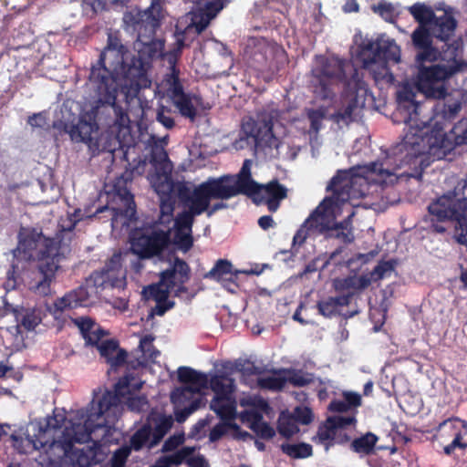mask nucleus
<instances>
[{
  "instance_id": "f257e3e1",
  "label": "nucleus",
  "mask_w": 467,
  "mask_h": 467,
  "mask_svg": "<svg viewBox=\"0 0 467 467\" xmlns=\"http://www.w3.org/2000/svg\"><path fill=\"white\" fill-rule=\"evenodd\" d=\"M97 98L89 110L79 115L77 122L57 119L53 128L59 134H68L74 142H83L92 156L100 152L113 153L118 149L129 147L132 142L130 119L127 111L118 105L119 93L94 92Z\"/></svg>"
},
{
  "instance_id": "f03ea898",
  "label": "nucleus",
  "mask_w": 467,
  "mask_h": 467,
  "mask_svg": "<svg viewBox=\"0 0 467 467\" xmlns=\"http://www.w3.org/2000/svg\"><path fill=\"white\" fill-rule=\"evenodd\" d=\"M14 255L24 261H37V270L29 282V289L36 295L51 294L58 265V246L54 238L46 237L36 228H21L18 244Z\"/></svg>"
},
{
  "instance_id": "7ed1b4c3",
  "label": "nucleus",
  "mask_w": 467,
  "mask_h": 467,
  "mask_svg": "<svg viewBox=\"0 0 467 467\" xmlns=\"http://www.w3.org/2000/svg\"><path fill=\"white\" fill-rule=\"evenodd\" d=\"M463 144H467V119L460 120L451 128L450 133H446L442 129L434 128L425 131L419 127H412L391 150L394 157L399 158L401 165L409 163L426 150H441L446 154L456 146Z\"/></svg>"
},
{
  "instance_id": "20e7f679",
  "label": "nucleus",
  "mask_w": 467,
  "mask_h": 467,
  "mask_svg": "<svg viewBox=\"0 0 467 467\" xmlns=\"http://www.w3.org/2000/svg\"><path fill=\"white\" fill-rule=\"evenodd\" d=\"M141 387L140 380L136 379L132 374H126L114 385L113 391L107 390L98 401L92 400L87 410V418L83 424L84 432L78 437L76 431V441L78 442L90 441L93 432L107 427L110 421L109 418L115 415L122 399L133 391L140 390Z\"/></svg>"
},
{
  "instance_id": "39448f33",
  "label": "nucleus",
  "mask_w": 467,
  "mask_h": 467,
  "mask_svg": "<svg viewBox=\"0 0 467 467\" xmlns=\"http://www.w3.org/2000/svg\"><path fill=\"white\" fill-rule=\"evenodd\" d=\"M126 51V47L117 36H109L107 47L90 68L88 80L94 92H104V95H107V97H109L110 93H119V88L123 85L122 79L117 71V67L111 68V63H109V67H108L107 60L110 56L114 57L115 63L121 67L123 71L122 78L125 82L127 64L124 62V54ZM110 98L112 97L110 96Z\"/></svg>"
},
{
  "instance_id": "423d86ee",
  "label": "nucleus",
  "mask_w": 467,
  "mask_h": 467,
  "mask_svg": "<svg viewBox=\"0 0 467 467\" xmlns=\"http://www.w3.org/2000/svg\"><path fill=\"white\" fill-rule=\"evenodd\" d=\"M138 42L141 45L139 54L132 57L125 70V88L133 94L150 87L151 80L148 75L150 60L161 57L164 48V41L155 36Z\"/></svg>"
},
{
  "instance_id": "0eeeda50",
  "label": "nucleus",
  "mask_w": 467,
  "mask_h": 467,
  "mask_svg": "<svg viewBox=\"0 0 467 467\" xmlns=\"http://www.w3.org/2000/svg\"><path fill=\"white\" fill-rule=\"evenodd\" d=\"M349 180L347 171H337L331 179L327 190L332 191L334 195L326 197L318 206L310 213L306 220V224L310 229L320 234H327L336 222L335 207L337 201L345 188L348 187Z\"/></svg>"
},
{
  "instance_id": "6e6552de",
  "label": "nucleus",
  "mask_w": 467,
  "mask_h": 467,
  "mask_svg": "<svg viewBox=\"0 0 467 467\" xmlns=\"http://www.w3.org/2000/svg\"><path fill=\"white\" fill-rule=\"evenodd\" d=\"M170 226L161 227L160 223L143 225L135 229L130 235L131 252L140 259H150L160 255L169 245Z\"/></svg>"
},
{
  "instance_id": "1a4fd4ad",
  "label": "nucleus",
  "mask_w": 467,
  "mask_h": 467,
  "mask_svg": "<svg viewBox=\"0 0 467 467\" xmlns=\"http://www.w3.org/2000/svg\"><path fill=\"white\" fill-rule=\"evenodd\" d=\"M190 276L189 265L183 259L175 257L171 267L161 272L160 283L149 285L145 293L156 303L168 299L171 291H174L175 296H181L188 292L184 285L190 280Z\"/></svg>"
},
{
  "instance_id": "9d476101",
  "label": "nucleus",
  "mask_w": 467,
  "mask_h": 467,
  "mask_svg": "<svg viewBox=\"0 0 467 467\" xmlns=\"http://www.w3.org/2000/svg\"><path fill=\"white\" fill-rule=\"evenodd\" d=\"M350 78L345 82L343 94L349 99L348 105L339 109L334 114V119L337 122H344L346 124L354 120L353 113L357 108H364L368 97H372L368 84L363 79V75L352 67Z\"/></svg>"
},
{
  "instance_id": "9b49d317",
  "label": "nucleus",
  "mask_w": 467,
  "mask_h": 467,
  "mask_svg": "<svg viewBox=\"0 0 467 467\" xmlns=\"http://www.w3.org/2000/svg\"><path fill=\"white\" fill-rule=\"evenodd\" d=\"M189 192L192 200L206 212L212 200H227L234 196V175L209 178L193 189L189 184Z\"/></svg>"
},
{
  "instance_id": "f8f14e48",
  "label": "nucleus",
  "mask_w": 467,
  "mask_h": 467,
  "mask_svg": "<svg viewBox=\"0 0 467 467\" xmlns=\"http://www.w3.org/2000/svg\"><path fill=\"white\" fill-rule=\"evenodd\" d=\"M317 80L314 92L320 99H331L335 96L333 86L343 83L350 78H347L344 63L337 58H326L320 67L313 69Z\"/></svg>"
},
{
  "instance_id": "ddd939ff",
  "label": "nucleus",
  "mask_w": 467,
  "mask_h": 467,
  "mask_svg": "<svg viewBox=\"0 0 467 467\" xmlns=\"http://www.w3.org/2000/svg\"><path fill=\"white\" fill-rule=\"evenodd\" d=\"M417 64L419 67L416 79L417 89L428 99H444L447 95L444 80L451 77V71H446L438 64L431 66H425V63Z\"/></svg>"
},
{
  "instance_id": "4468645a",
  "label": "nucleus",
  "mask_w": 467,
  "mask_h": 467,
  "mask_svg": "<svg viewBox=\"0 0 467 467\" xmlns=\"http://www.w3.org/2000/svg\"><path fill=\"white\" fill-rule=\"evenodd\" d=\"M161 6L152 3L145 10H132L124 15V23L127 27L137 35V41L149 39L156 36L161 26Z\"/></svg>"
},
{
  "instance_id": "2eb2a0df",
  "label": "nucleus",
  "mask_w": 467,
  "mask_h": 467,
  "mask_svg": "<svg viewBox=\"0 0 467 467\" xmlns=\"http://www.w3.org/2000/svg\"><path fill=\"white\" fill-rule=\"evenodd\" d=\"M358 57L365 67H369V63L375 62L388 64L389 61H393L397 63L400 61V49L393 39H366L358 46Z\"/></svg>"
},
{
  "instance_id": "dca6fc26",
  "label": "nucleus",
  "mask_w": 467,
  "mask_h": 467,
  "mask_svg": "<svg viewBox=\"0 0 467 467\" xmlns=\"http://www.w3.org/2000/svg\"><path fill=\"white\" fill-rule=\"evenodd\" d=\"M170 191L187 210L178 213L174 219L175 232H192L194 217L205 213L190 196L189 183L186 182H171Z\"/></svg>"
},
{
  "instance_id": "f3484780",
  "label": "nucleus",
  "mask_w": 467,
  "mask_h": 467,
  "mask_svg": "<svg viewBox=\"0 0 467 467\" xmlns=\"http://www.w3.org/2000/svg\"><path fill=\"white\" fill-rule=\"evenodd\" d=\"M178 380L186 384V386L177 388L171 392V400L176 406L190 400L194 394L200 393L202 389H208L209 386V378L205 373L189 367L178 368Z\"/></svg>"
},
{
  "instance_id": "a211bd4d",
  "label": "nucleus",
  "mask_w": 467,
  "mask_h": 467,
  "mask_svg": "<svg viewBox=\"0 0 467 467\" xmlns=\"http://www.w3.org/2000/svg\"><path fill=\"white\" fill-rule=\"evenodd\" d=\"M410 15L418 22V26H431L434 34L440 36H446L448 32H454L456 20L447 14L436 16L434 11L424 4L416 3L409 8Z\"/></svg>"
},
{
  "instance_id": "6ab92c4d",
  "label": "nucleus",
  "mask_w": 467,
  "mask_h": 467,
  "mask_svg": "<svg viewBox=\"0 0 467 467\" xmlns=\"http://www.w3.org/2000/svg\"><path fill=\"white\" fill-rule=\"evenodd\" d=\"M452 35L453 32H448L446 36H440L438 34H434L431 26H418L411 34L412 45L418 51L416 62H433L437 54V47L433 46V38L447 41Z\"/></svg>"
},
{
  "instance_id": "aec40b11",
  "label": "nucleus",
  "mask_w": 467,
  "mask_h": 467,
  "mask_svg": "<svg viewBox=\"0 0 467 467\" xmlns=\"http://www.w3.org/2000/svg\"><path fill=\"white\" fill-rule=\"evenodd\" d=\"M242 132L247 139H253L255 148L264 150L279 147V140L275 136L270 122L258 124L254 119H249L242 123Z\"/></svg>"
},
{
  "instance_id": "412c9836",
  "label": "nucleus",
  "mask_w": 467,
  "mask_h": 467,
  "mask_svg": "<svg viewBox=\"0 0 467 467\" xmlns=\"http://www.w3.org/2000/svg\"><path fill=\"white\" fill-rule=\"evenodd\" d=\"M416 93L413 88L405 85L398 91V102H399V109L403 110L405 112V116L403 119L404 123L406 124V131L404 136L410 131L412 127H419L424 130L425 126L418 124V117L420 104L415 100Z\"/></svg>"
},
{
  "instance_id": "4be33fe9",
  "label": "nucleus",
  "mask_w": 467,
  "mask_h": 467,
  "mask_svg": "<svg viewBox=\"0 0 467 467\" xmlns=\"http://www.w3.org/2000/svg\"><path fill=\"white\" fill-rule=\"evenodd\" d=\"M252 161L244 160L240 171L235 174V195L244 194L253 202H260L259 194L262 192L260 183L252 178Z\"/></svg>"
},
{
  "instance_id": "5701e85b",
  "label": "nucleus",
  "mask_w": 467,
  "mask_h": 467,
  "mask_svg": "<svg viewBox=\"0 0 467 467\" xmlns=\"http://www.w3.org/2000/svg\"><path fill=\"white\" fill-rule=\"evenodd\" d=\"M99 449L96 446H87L78 449L73 446L71 442L65 445V464L68 467H91L97 464V453Z\"/></svg>"
},
{
  "instance_id": "b1692460",
  "label": "nucleus",
  "mask_w": 467,
  "mask_h": 467,
  "mask_svg": "<svg viewBox=\"0 0 467 467\" xmlns=\"http://www.w3.org/2000/svg\"><path fill=\"white\" fill-rule=\"evenodd\" d=\"M262 192L259 194L260 202H253L256 205L265 203L271 213H275L280 207L282 200L287 196V189L277 180H273L266 184H260Z\"/></svg>"
},
{
  "instance_id": "393cba45",
  "label": "nucleus",
  "mask_w": 467,
  "mask_h": 467,
  "mask_svg": "<svg viewBox=\"0 0 467 467\" xmlns=\"http://www.w3.org/2000/svg\"><path fill=\"white\" fill-rule=\"evenodd\" d=\"M444 42L441 51L437 48L436 57L433 62L438 61L437 64L439 66L445 68L448 72L451 71V76H453L467 65L462 59L459 58V45L457 43L448 44L446 41Z\"/></svg>"
},
{
  "instance_id": "a878e982",
  "label": "nucleus",
  "mask_w": 467,
  "mask_h": 467,
  "mask_svg": "<svg viewBox=\"0 0 467 467\" xmlns=\"http://www.w3.org/2000/svg\"><path fill=\"white\" fill-rule=\"evenodd\" d=\"M88 289L84 286H78L54 301V313H62L66 310L86 306L88 304Z\"/></svg>"
},
{
  "instance_id": "bb28decb",
  "label": "nucleus",
  "mask_w": 467,
  "mask_h": 467,
  "mask_svg": "<svg viewBox=\"0 0 467 467\" xmlns=\"http://www.w3.org/2000/svg\"><path fill=\"white\" fill-rule=\"evenodd\" d=\"M203 278L219 282L230 293H234L231 287L234 281L233 265L227 259L217 260L213 267L203 275Z\"/></svg>"
},
{
  "instance_id": "cd10ccee",
  "label": "nucleus",
  "mask_w": 467,
  "mask_h": 467,
  "mask_svg": "<svg viewBox=\"0 0 467 467\" xmlns=\"http://www.w3.org/2000/svg\"><path fill=\"white\" fill-rule=\"evenodd\" d=\"M99 354L112 368L122 366L126 362L128 353L119 348V341L114 338L106 339L97 347Z\"/></svg>"
},
{
  "instance_id": "c85d7f7f",
  "label": "nucleus",
  "mask_w": 467,
  "mask_h": 467,
  "mask_svg": "<svg viewBox=\"0 0 467 467\" xmlns=\"http://www.w3.org/2000/svg\"><path fill=\"white\" fill-rule=\"evenodd\" d=\"M353 296L354 292H350L337 296H328L323 300H319L317 303L318 314L326 318H331L332 317L339 314L340 307L349 306Z\"/></svg>"
},
{
  "instance_id": "c756f323",
  "label": "nucleus",
  "mask_w": 467,
  "mask_h": 467,
  "mask_svg": "<svg viewBox=\"0 0 467 467\" xmlns=\"http://www.w3.org/2000/svg\"><path fill=\"white\" fill-rule=\"evenodd\" d=\"M224 368L227 369L226 371L217 373L209 379L208 388L215 393V396H227L234 392V379L232 378L234 363L228 361Z\"/></svg>"
},
{
  "instance_id": "7c9ffc66",
  "label": "nucleus",
  "mask_w": 467,
  "mask_h": 467,
  "mask_svg": "<svg viewBox=\"0 0 467 467\" xmlns=\"http://www.w3.org/2000/svg\"><path fill=\"white\" fill-rule=\"evenodd\" d=\"M457 421V419H448L441 422L438 427V431L441 432L448 429L449 434L453 436L451 442L443 448V451L446 455H451L456 448L462 450L467 449V443L462 441V433L458 427Z\"/></svg>"
},
{
  "instance_id": "2f4dec72",
  "label": "nucleus",
  "mask_w": 467,
  "mask_h": 467,
  "mask_svg": "<svg viewBox=\"0 0 467 467\" xmlns=\"http://www.w3.org/2000/svg\"><path fill=\"white\" fill-rule=\"evenodd\" d=\"M222 9V5H202V7L193 13L190 26L194 27L197 34H201Z\"/></svg>"
},
{
  "instance_id": "473e14b6",
  "label": "nucleus",
  "mask_w": 467,
  "mask_h": 467,
  "mask_svg": "<svg viewBox=\"0 0 467 467\" xmlns=\"http://www.w3.org/2000/svg\"><path fill=\"white\" fill-rule=\"evenodd\" d=\"M353 215L354 213H351L342 222H335L332 228L327 233V236L338 239L345 244H351L355 239L351 223V218Z\"/></svg>"
},
{
  "instance_id": "72a5a7b5",
  "label": "nucleus",
  "mask_w": 467,
  "mask_h": 467,
  "mask_svg": "<svg viewBox=\"0 0 467 467\" xmlns=\"http://www.w3.org/2000/svg\"><path fill=\"white\" fill-rule=\"evenodd\" d=\"M210 408L222 420L234 422V398L232 395L214 396L210 403Z\"/></svg>"
},
{
  "instance_id": "f704fd0d",
  "label": "nucleus",
  "mask_w": 467,
  "mask_h": 467,
  "mask_svg": "<svg viewBox=\"0 0 467 467\" xmlns=\"http://www.w3.org/2000/svg\"><path fill=\"white\" fill-rule=\"evenodd\" d=\"M201 97L185 93L172 100L173 105L179 109L181 115L194 121L197 117V109L194 103H199Z\"/></svg>"
},
{
  "instance_id": "c9c22d12",
  "label": "nucleus",
  "mask_w": 467,
  "mask_h": 467,
  "mask_svg": "<svg viewBox=\"0 0 467 467\" xmlns=\"http://www.w3.org/2000/svg\"><path fill=\"white\" fill-rule=\"evenodd\" d=\"M369 66H371L370 73L372 75V78L376 85L380 89L393 85L395 81V77L391 72L390 68L388 67V64L375 62L369 63Z\"/></svg>"
},
{
  "instance_id": "e433bc0d",
  "label": "nucleus",
  "mask_w": 467,
  "mask_h": 467,
  "mask_svg": "<svg viewBox=\"0 0 467 467\" xmlns=\"http://www.w3.org/2000/svg\"><path fill=\"white\" fill-rule=\"evenodd\" d=\"M272 376L261 377L257 379V386L261 389L271 391L282 390L287 383L286 377L283 374L286 373V369H272Z\"/></svg>"
},
{
  "instance_id": "4c0bfd02",
  "label": "nucleus",
  "mask_w": 467,
  "mask_h": 467,
  "mask_svg": "<svg viewBox=\"0 0 467 467\" xmlns=\"http://www.w3.org/2000/svg\"><path fill=\"white\" fill-rule=\"evenodd\" d=\"M282 452L292 459H306L313 454L312 445L306 442L288 443L280 445Z\"/></svg>"
},
{
  "instance_id": "58836bf2",
  "label": "nucleus",
  "mask_w": 467,
  "mask_h": 467,
  "mask_svg": "<svg viewBox=\"0 0 467 467\" xmlns=\"http://www.w3.org/2000/svg\"><path fill=\"white\" fill-rule=\"evenodd\" d=\"M130 181V175H128L127 178H125V175H121L120 177H118L113 184V189L119 197L125 201L128 210H132V213H135V202H134V197L133 194L130 192V190L127 187L128 182Z\"/></svg>"
},
{
  "instance_id": "ea45409f",
  "label": "nucleus",
  "mask_w": 467,
  "mask_h": 467,
  "mask_svg": "<svg viewBox=\"0 0 467 467\" xmlns=\"http://www.w3.org/2000/svg\"><path fill=\"white\" fill-rule=\"evenodd\" d=\"M122 267V255L120 252L114 253L112 256L106 262L101 270L102 282L110 281L117 277Z\"/></svg>"
},
{
  "instance_id": "a19ab883",
  "label": "nucleus",
  "mask_w": 467,
  "mask_h": 467,
  "mask_svg": "<svg viewBox=\"0 0 467 467\" xmlns=\"http://www.w3.org/2000/svg\"><path fill=\"white\" fill-rule=\"evenodd\" d=\"M378 440L379 438L374 433L368 432L365 435L355 439L351 442V448L358 453L368 455L373 452Z\"/></svg>"
},
{
  "instance_id": "79ce46f5",
  "label": "nucleus",
  "mask_w": 467,
  "mask_h": 467,
  "mask_svg": "<svg viewBox=\"0 0 467 467\" xmlns=\"http://www.w3.org/2000/svg\"><path fill=\"white\" fill-rule=\"evenodd\" d=\"M376 175L379 177L375 180L377 182L381 183L392 175V172L389 169L383 167V163L379 161L370 162L362 168V173L360 174L366 180H369L371 176Z\"/></svg>"
},
{
  "instance_id": "37998d69",
  "label": "nucleus",
  "mask_w": 467,
  "mask_h": 467,
  "mask_svg": "<svg viewBox=\"0 0 467 467\" xmlns=\"http://www.w3.org/2000/svg\"><path fill=\"white\" fill-rule=\"evenodd\" d=\"M171 426L172 419L171 417H161L159 420L156 422L154 429H151L152 439L150 440L148 447L153 448L155 445H157L166 435V433L169 431Z\"/></svg>"
},
{
  "instance_id": "c03bdc74",
  "label": "nucleus",
  "mask_w": 467,
  "mask_h": 467,
  "mask_svg": "<svg viewBox=\"0 0 467 467\" xmlns=\"http://www.w3.org/2000/svg\"><path fill=\"white\" fill-rule=\"evenodd\" d=\"M18 327H23L26 330L31 331L41 322L40 316L35 309H23L16 315Z\"/></svg>"
},
{
  "instance_id": "a18cd8bd",
  "label": "nucleus",
  "mask_w": 467,
  "mask_h": 467,
  "mask_svg": "<svg viewBox=\"0 0 467 467\" xmlns=\"http://www.w3.org/2000/svg\"><path fill=\"white\" fill-rule=\"evenodd\" d=\"M180 71L176 68L175 66L171 67V73L168 75L167 82L169 87L167 88V93L171 100L176 98L185 94L182 83L180 79Z\"/></svg>"
},
{
  "instance_id": "49530a36",
  "label": "nucleus",
  "mask_w": 467,
  "mask_h": 467,
  "mask_svg": "<svg viewBox=\"0 0 467 467\" xmlns=\"http://www.w3.org/2000/svg\"><path fill=\"white\" fill-rule=\"evenodd\" d=\"M151 436V427L150 425H143L130 438V446L134 451H140L144 446L149 445L150 438Z\"/></svg>"
},
{
  "instance_id": "de8ad7c7",
  "label": "nucleus",
  "mask_w": 467,
  "mask_h": 467,
  "mask_svg": "<svg viewBox=\"0 0 467 467\" xmlns=\"http://www.w3.org/2000/svg\"><path fill=\"white\" fill-rule=\"evenodd\" d=\"M187 449H180L173 454L160 457L153 465L150 467H171V465H181L187 455Z\"/></svg>"
},
{
  "instance_id": "09e8293b",
  "label": "nucleus",
  "mask_w": 467,
  "mask_h": 467,
  "mask_svg": "<svg viewBox=\"0 0 467 467\" xmlns=\"http://www.w3.org/2000/svg\"><path fill=\"white\" fill-rule=\"evenodd\" d=\"M277 431L285 438L289 439L298 432L299 429L296 421L291 416L282 415L278 419Z\"/></svg>"
},
{
  "instance_id": "8fccbe9b",
  "label": "nucleus",
  "mask_w": 467,
  "mask_h": 467,
  "mask_svg": "<svg viewBox=\"0 0 467 467\" xmlns=\"http://www.w3.org/2000/svg\"><path fill=\"white\" fill-rule=\"evenodd\" d=\"M235 371L241 372L245 376L261 375L265 369L263 367L256 366L254 362L248 359H235Z\"/></svg>"
},
{
  "instance_id": "3c124183",
  "label": "nucleus",
  "mask_w": 467,
  "mask_h": 467,
  "mask_svg": "<svg viewBox=\"0 0 467 467\" xmlns=\"http://www.w3.org/2000/svg\"><path fill=\"white\" fill-rule=\"evenodd\" d=\"M374 13L379 15L386 22L393 23L396 19L395 8L392 4L380 1L377 5H372Z\"/></svg>"
},
{
  "instance_id": "603ef678",
  "label": "nucleus",
  "mask_w": 467,
  "mask_h": 467,
  "mask_svg": "<svg viewBox=\"0 0 467 467\" xmlns=\"http://www.w3.org/2000/svg\"><path fill=\"white\" fill-rule=\"evenodd\" d=\"M289 377H286L287 382L294 387H305L313 382L311 374L304 373L301 370H286Z\"/></svg>"
},
{
  "instance_id": "864d4df0",
  "label": "nucleus",
  "mask_w": 467,
  "mask_h": 467,
  "mask_svg": "<svg viewBox=\"0 0 467 467\" xmlns=\"http://www.w3.org/2000/svg\"><path fill=\"white\" fill-rule=\"evenodd\" d=\"M182 449H187L188 453L183 459V462L188 467H209V463L205 457L202 454L192 456L196 451V447L184 446Z\"/></svg>"
},
{
  "instance_id": "5fc2aeb1",
  "label": "nucleus",
  "mask_w": 467,
  "mask_h": 467,
  "mask_svg": "<svg viewBox=\"0 0 467 467\" xmlns=\"http://www.w3.org/2000/svg\"><path fill=\"white\" fill-rule=\"evenodd\" d=\"M173 244L181 251L188 252L193 245L192 232H175Z\"/></svg>"
},
{
  "instance_id": "6e6d98bb",
  "label": "nucleus",
  "mask_w": 467,
  "mask_h": 467,
  "mask_svg": "<svg viewBox=\"0 0 467 467\" xmlns=\"http://www.w3.org/2000/svg\"><path fill=\"white\" fill-rule=\"evenodd\" d=\"M336 435V430L331 426V424H327L324 427H320L318 429L317 437L318 441L325 445L326 450H328L330 446L334 444Z\"/></svg>"
},
{
  "instance_id": "4d7b16f0",
  "label": "nucleus",
  "mask_w": 467,
  "mask_h": 467,
  "mask_svg": "<svg viewBox=\"0 0 467 467\" xmlns=\"http://www.w3.org/2000/svg\"><path fill=\"white\" fill-rule=\"evenodd\" d=\"M234 429L233 421L222 420L217 423L209 433V440L211 442H215L222 439L229 430Z\"/></svg>"
},
{
  "instance_id": "13d9d810",
  "label": "nucleus",
  "mask_w": 467,
  "mask_h": 467,
  "mask_svg": "<svg viewBox=\"0 0 467 467\" xmlns=\"http://www.w3.org/2000/svg\"><path fill=\"white\" fill-rule=\"evenodd\" d=\"M73 323L78 327L84 339L92 332L98 324L88 317H80L73 319Z\"/></svg>"
},
{
  "instance_id": "bf43d9fd",
  "label": "nucleus",
  "mask_w": 467,
  "mask_h": 467,
  "mask_svg": "<svg viewBox=\"0 0 467 467\" xmlns=\"http://www.w3.org/2000/svg\"><path fill=\"white\" fill-rule=\"evenodd\" d=\"M152 341V337L145 336L140 341V348L148 359L154 361L160 356V351L155 348Z\"/></svg>"
},
{
  "instance_id": "052dcab7",
  "label": "nucleus",
  "mask_w": 467,
  "mask_h": 467,
  "mask_svg": "<svg viewBox=\"0 0 467 467\" xmlns=\"http://www.w3.org/2000/svg\"><path fill=\"white\" fill-rule=\"evenodd\" d=\"M395 264L393 261H380L374 269L370 272L374 282L379 281L384 278L387 273L394 270Z\"/></svg>"
},
{
  "instance_id": "680f3d73",
  "label": "nucleus",
  "mask_w": 467,
  "mask_h": 467,
  "mask_svg": "<svg viewBox=\"0 0 467 467\" xmlns=\"http://www.w3.org/2000/svg\"><path fill=\"white\" fill-rule=\"evenodd\" d=\"M328 424L337 431L338 429H345L348 426L354 425L357 422L355 413L351 416H332L327 420Z\"/></svg>"
},
{
  "instance_id": "e2e57ef3",
  "label": "nucleus",
  "mask_w": 467,
  "mask_h": 467,
  "mask_svg": "<svg viewBox=\"0 0 467 467\" xmlns=\"http://www.w3.org/2000/svg\"><path fill=\"white\" fill-rule=\"evenodd\" d=\"M333 286L337 292L340 293V295L350 292H354V296L356 295L353 276H348L342 279H335L333 282Z\"/></svg>"
},
{
  "instance_id": "0e129e2a",
  "label": "nucleus",
  "mask_w": 467,
  "mask_h": 467,
  "mask_svg": "<svg viewBox=\"0 0 467 467\" xmlns=\"http://www.w3.org/2000/svg\"><path fill=\"white\" fill-rule=\"evenodd\" d=\"M173 210L174 208L172 203L162 202L161 204V214L159 220L154 223H160L161 227H164L166 225L169 226L172 220Z\"/></svg>"
},
{
  "instance_id": "69168bd1",
  "label": "nucleus",
  "mask_w": 467,
  "mask_h": 467,
  "mask_svg": "<svg viewBox=\"0 0 467 467\" xmlns=\"http://www.w3.org/2000/svg\"><path fill=\"white\" fill-rule=\"evenodd\" d=\"M343 400L346 401L347 405L349 407L351 410H354V413H357V409L362 404L361 395L358 392L353 391H343L342 393Z\"/></svg>"
},
{
  "instance_id": "338daca9",
  "label": "nucleus",
  "mask_w": 467,
  "mask_h": 467,
  "mask_svg": "<svg viewBox=\"0 0 467 467\" xmlns=\"http://www.w3.org/2000/svg\"><path fill=\"white\" fill-rule=\"evenodd\" d=\"M130 453V451L127 447H121L116 450L111 458L110 467H124Z\"/></svg>"
},
{
  "instance_id": "774afa93",
  "label": "nucleus",
  "mask_w": 467,
  "mask_h": 467,
  "mask_svg": "<svg viewBox=\"0 0 467 467\" xmlns=\"http://www.w3.org/2000/svg\"><path fill=\"white\" fill-rule=\"evenodd\" d=\"M107 334L108 332L98 325L85 339L86 345L98 347L101 343L102 337Z\"/></svg>"
}]
</instances>
